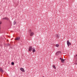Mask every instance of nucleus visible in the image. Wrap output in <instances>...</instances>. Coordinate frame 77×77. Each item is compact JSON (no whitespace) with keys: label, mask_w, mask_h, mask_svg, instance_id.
<instances>
[{"label":"nucleus","mask_w":77,"mask_h":77,"mask_svg":"<svg viewBox=\"0 0 77 77\" xmlns=\"http://www.w3.org/2000/svg\"><path fill=\"white\" fill-rule=\"evenodd\" d=\"M28 32H29L30 36H33L34 35V32H32V29H29L28 30Z\"/></svg>","instance_id":"f257e3e1"},{"label":"nucleus","mask_w":77,"mask_h":77,"mask_svg":"<svg viewBox=\"0 0 77 77\" xmlns=\"http://www.w3.org/2000/svg\"><path fill=\"white\" fill-rule=\"evenodd\" d=\"M67 44L68 47L69 46V45H71V43L68 40L67 42Z\"/></svg>","instance_id":"f03ea898"},{"label":"nucleus","mask_w":77,"mask_h":77,"mask_svg":"<svg viewBox=\"0 0 77 77\" xmlns=\"http://www.w3.org/2000/svg\"><path fill=\"white\" fill-rule=\"evenodd\" d=\"M61 52L60 51H58L57 53H56V54L57 56H58L59 54H60Z\"/></svg>","instance_id":"7ed1b4c3"},{"label":"nucleus","mask_w":77,"mask_h":77,"mask_svg":"<svg viewBox=\"0 0 77 77\" xmlns=\"http://www.w3.org/2000/svg\"><path fill=\"white\" fill-rule=\"evenodd\" d=\"M15 40H17V41H19L20 39V37H16L15 39Z\"/></svg>","instance_id":"20e7f679"},{"label":"nucleus","mask_w":77,"mask_h":77,"mask_svg":"<svg viewBox=\"0 0 77 77\" xmlns=\"http://www.w3.org/2000/svg\"><path fill=\"white\" fill-rule=\"evenodd\" d=\"M20 69L21 71H22V72H25V70H24V69L23 68H20Z\"/></svg>","instance_id":"39448f33"},{"label":"nucleus","mask_w":77,"mask_h":77,"mask_svg":"<svg viewBox=\"0 0 77 77\" xmlns=\"http://www.w3.org/2000/svg\"><path fill=\"white\" fill-rule=\"evenodd\" d=\"M32 50V47L30 46L29 47V51H31Z\"/></svg>","instance_id":"423d86ee"},{"label":"nucleus","mask_w":77,"mask_h":77,"mask_svg":"<svg viewBox=\"0 0 77 77\" xmlns=\"http://www.w3.org/2000/svg\"><path fill=\"white\" fill-rule=\"evenodd\" d=\"M56 37L57 38H59L60 37V35L59 34H57L56 35Z\"/></svg>","instance_id":"0eeeda50"},{"label":"nucleus","mask_w":77,"mask_h":77,"mask_svg":"<svg viewBox=\"0 0 77 77\" xmlns=\"http://www.w3.org/2000/svg\"><path fill=\"white\" fill-rule=\"evenodd\" d=\"M65 59H63V60H61V62L62 63H65Z\"/></svg>","instance_id":"6e6552de"},{"label":"nucleus","mask_w":77,"mask_h":77,"mask_svg":"<svg viewBox=\"0 0 77 77\" xmlns=\"http://www.w3.org/2000/svg\"><path fill=\"white\" fill-rule=\"evenodd\" d=\"M52 67L54 68V69H56V66L54 65H53Z\"/></svg>","instance_id":"1a4fd4ad"},{"label":"nucleus","mask_w":77,"mask_h":77,"mask_svg":"<svg viewBox=\"0 0 77 77\" xmlns=\"http://www.w3.org/2000/svg\"><path fill=\"white\" fill-rule=\"evenodd\" d=\"M36 51L35 50V48H33L32 50V52L33 53H35Z\"/></svg>","instance_id":"9d476101"},{"label":"nucleus","mask_w":77,"mask_h":77,"mask_svg":"<svg viewBox=\"0 0 77 77\" xmlns=\"http://www.w3.org/2000/svg\"><path fill=\"white\" fill-rule=\"evenodd\" d=\"M5 20H8V21H9V19L7 17H5Z\"/></svg>","instance_id":"9b49d317"},{"label":"nucleus","mask_w":77,"mask_h":77,"mask_svg":"<svg viewBox=\"0 0 77 77\" xmlns=\"http://www.w3.org/2000/svg\"><path fill=\"white\" fill-rule=\"evenodd\" d=\"M59 45L58 44H57L56 45V47H59Z\"/></svg>","instance_id":"f8f14e48"},{"label":"nucleus","mask_w":77,"mask_h":77,"mask_svg":"<svg viewBox=\"0 0 77 77\" xmlns=\"http://www.w3.org/2000/svg\"><path fill=\"white\" fill-rule=\"evenodd\" d=\"M0 71H1V72H3V71L2 69L1 68H0Z\"/></svg>","instance_id":"ddd939ff"},{"label":"nucleus","mask_w":77,"mask_h":77,"mask_svg":"<svg viewBox=\"0 0 77 77\" xmlns=\"http://www.w3.org/2000/svg\"><path fill=\"white\" fill-rule=\"evenodd\" d=\"M11 65H14V63L13 62H12L11 63Z\"/></svg>","instance_id":"4468645a"},{"label":"nucleus","mask_w":77,"mask_h":77,"mask_svg":"<svg viewBox=\"0 0 77 77\" xmlns=\"http://www.w3.org/2000/svg\"><path fill=\"white\" fill-rule=\"evenodd\" d=\"M14 25H15V24H16V22L15 21H14Z\"/></svg>","instance_id":"2eb2a0df"},{"label":"nucleus","mask_w":77,"mask_h":77,"mask_svg":"<svg viewBox=\"0 0 77 77\" xmlns=\"http://www.w3.org/2000/svg\"><path fill=\"white\" fill-rule=\"evenodd\" d=\"M60 60H63V59H62V57L60 58Z\"/></svg>","instance_id":"dca6fc26"},{"label":"nucleus","mask_w":77,"mask_h":77,"mask_svg":"<svg viewBox=\"0 0 77 77\" xmlns=\"http://www.w3.org/2000/svg\"><path fill=\"white\" fill-rule=\"evenodd\" d=\"M2 19H3V20H4V19L6 20V18H5V17L3 18Z\"/></svg>","instance_id":"f3484780"},{"label":"nucleus","mask_w":77,"mask_h":77,"mask_svg":"<svg viewBox=\"0 0 77 77\" xmlns=\"http://www.w3.org/2000/svg\"><path fill=\"white\" fill-rule=\"evenodd\" d=\"M2 24V22L0 21V24Z\"/></svg>","instance_id":"a211bd4d"},{"label":"nucleus","mask_w":77,"mask_h":77,"mask_svg":"<svg viewBox=\"0 0 77 77\" xmlns=\"http://www.w3.org/2000/svg\"><path fill=\"white\" fill-rule=\"evenodd\" d=\"M9 45V44H7V45Z\"/></svg>","instance_id":"6ab92c4d"},{"label":"nucleus","mask_w":77,"mask_h":77,"mask_svg":"<svg viewBox=\"0 0 77 77\" xmlns=\"http://www.w3.org/2000/svg\"><path fill=\"white\" fill-rule=\"evenodd\" d=\"M1 29V28H0V30Z\"/></svg>","instance_id":"aec40b11"}]
</instances>
